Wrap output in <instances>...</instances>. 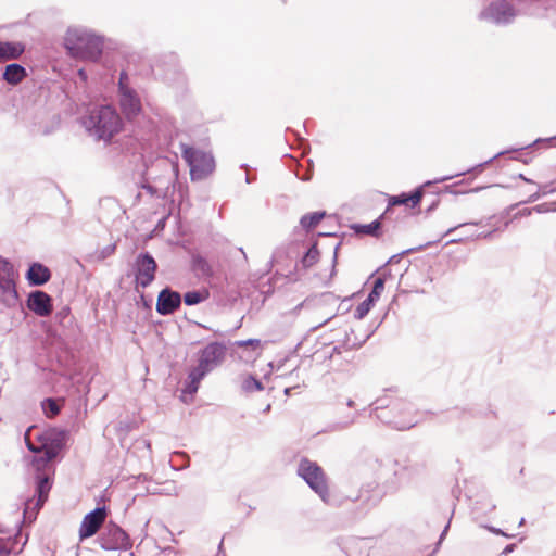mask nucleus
<instances>
[{
    "mask_svg": "<svg viewBox=\"0 0 556 556\" xmlns=\"http://www.w3.org/2000/svg\"><path fill=\"white\" fill-rule=\"evenodd\" d=\"M31 427L27 429L25 433V442L27 448L36 454L33 458V464L39 469L40 467H45L47 464L52 462L60 453L64 445V437L65 433L60 431L58 433H47L45 435H40V445L36 446L28 439V433L30 432Z\"/></svg>",
    "mask_w": 556,
    "mask_h": 556,
    "instance_id": "5",
    "label": "nucleus"
},
{
    "mask_svg": "<svg viewBox=\"0 0 556 556\" xmlns=\"http://www.w3.org/2000/svg\"><path fill=\"white\" fill-rule=\"evenodd\" d=\"M532 211H533L532 208H523L522 211H520L518 213V215L519 216H529V215H531Z\"/></svg>",
    "mask_w": 556,
    "mask_h": 556,
    "instance_id": "50",
    "label": "nucleus"
},
{
    "mask_svg": "<svg viewBox=\"0 0 556 556\" xmlns=\"http://www.w3.org/2000/svg\"><path fill=\"white\" fill-rule=\"evenodd\" d=\"M397 255H392V257L388 261V263L396 262Z\"/></svg>",
    "mask_w": 556,
    "mask_h": 556,
    "instance_id": "59",
    "label": "nucleus"
},
{
    "mask_svg": "<svg viewBox=\"0 0 556 556\" xmlns=\"http://www.w3.org/2000/svg\"><path fill=\"white\" fill-rule=\"evenodd\" d=\"M78 75H79V77H80L83 80H86V79H87V74H86L85 70H79V71H78Z\"/></svg>",
    "mask_w": 556,
    "mask_h": 556,
    "instance_id": "53",
    "label": "nucleus"
},
{
    "mask_svg": "<svg viewBox=\"0 0 556 556\" xmlns=\"http://www.w3.org/2000/svg\"><path fill=\"white\" fill-rule=\"evenodd\" d=\"M26 307L39 317H48L53 311V299L42 290H33L27 295Z\"/></svg>",
    "mask_w": 556,
    "mask_h": 556,
    "instance_id": "14",
    "label": "nucleus"
},
{
    "mask_svg": "<svg viewBox=\"0 0 556 556\" xmlns=\"http://www.w3.org/2000/svg\"><path fill=\"white\" fill-rule=\"evenodd\" d=\"M434 181H426L424 185L417 187L413 192H410L409 194L407 193H401L399 195H392L390 199H389V203H388V207L387 210L384 211V216L391 211V207L394 206V205H408L410 204L412 207H416L422 197H424V188L425 187H428V186H431Z\"/></svg>",
    "mask_w": 556,
    "mask_h": 556,
    "instance_id": "17",
    "label": "nucleus"
},
{
    "mask_svg": "<svg viewBox=\"0 0 556 556\" xmlns=\"http://www.w3.org/2000/svg\"><path fill=\"white\" fill-rule=\"evenodd\" d=\"M370 416L396 430H408L417 425L413 404L402 399L378 397L371 405Z\"/></svg>",
    "mask_w": 556,
    "mask_h": 556,
    "instance_id": "1",
    "label": "nucleus"
},
{
    "mask_svg": "<svg viewBox=\"0 0 556 556\" xmlns=\"http://www.w3.org/2000/svg\"><path fill=\"white\" fill-rule=\"evenodd\" d=\"M386 279L384 277H378L375 279L371 290L381 294L384 289Z\"/></svg>",
    "mask_w": 556,
    "mask_h": 556,
    "instance_id": "38",
    "label": "nucleus"
},
{
    "mask_svg": "<svg viewBox=\"0 0 556 556\" xmlns=\"http://www.w3.org/2000/svg\"><path fill=\"white\" fill-rule=\"evenodd\" d=\"M542 195L541 191L538 189L534 193L530 194L529 198L523 201V203H533L538 201Z\"/></svg>",
    "mask_w": 556,
    "mask_h": 556,
    "instance_id": "41",
    "label": "nucleus"
},
{
    "mask_svg": "<svg viewBox=\"0 0 556 556\" xmlns=\"http://www.w3.org/2000/svg\"><path fill=\"white\" fill-rule=\"evenodd\" d=\"M260 344H261V341L258 339H248V340H242V341L237 342V345H239V346L251 345L253 348H256V346H260Z\"/></svg>",
    "mask_w": 556,
    "mask_h": 556,
    "instance_id": "39",
    "label": "nucleus"
},
{
    "mask_svg": "<svg viewBox=\"0 0 556 556\" xmlns=\"http://www.w3.org/2000/svg\"><path fill=\"white\" fill-rule=\"evenodd\" d=\"M42 410L47 417H54L61 412V406L52 397H47L41 402Z\"/></svg>",
    "mask_w": 556,
    "mask_h": 556,
    "instance_id": "31",
    "label": "nucleus"
},
{
    "mask_svg": "<svg viewBox=\"0 0 556 556\" xmlns=\"http://www.w3.org/2000/svg\"><path fill=\"white\" fill-rule=\"evenodd\" d=\"M157 263L149 252H141L134 263L136 288H148L155 279Z\"/></svg>",
    "mask_w": 556,
    "mask_h": 556,
    "instance_id": "13",
    "label": "nucleus"
},
{
    "mask_svg": "<svg viewBox=\"0 0 556 556\" xmlns=\"http://www.w3.org/2000/svg\"><path fill=\"white\" fill-rule=\"evenodd\" d=\"M210 298V291L205 288L188 291L184 294V302L188 306L198 305Z\"/></svg>",
    "mask_w": 556,
    "mask_h": 556,
    "instance_id": "28",
    "label": "nucleus"
},
{
    "mask_svg": "<svg viewBox=\"0 0 556 556\" xmlns=\"http://www.w3.org/2000/svg\"><path fill=\"white\" fill-rule=\"evenodd\" d=\"M359 416V413H354L352 414L351 416H348L343 421L337 424V429H346L349 428L350 426H352L356 419L358 418Z\"/></svg>",
    "mask_w": 556,
    "mask_h": 556,
    "instance_id": "36",
    "label": "nucleus"
},
{
    "mask_svg": "<svg viewBox=\"0 0 556 556\" xmlns=\"http://www.w3.org/2000/svg\"><path fill=\"white\" fill-rule=\"evenodd\" d=\"M27 76V70L18 63L5 65L1 74L2 80L12 87L20 85Z\"/></svg>",
    "mask_w": 556,
    "mask_h": 556,
    "instance_id": "19",
    "label": "nucleus"
},
{
    "mask_svg": "<svg viewBox=\"0 0 556 556\" xmlns=\"http://www.w3.org/2000/svg\"><path fill=\"white\" fill-rule=\"evenodd\" d=\"M384 217L382 214L379 218L375 219L369 224H355L352 226V229L356 233L367 235L371 237H378L380 235L381 228V219Z\"/></svg>",
    "mask_w": 556,
    "mask_h": 556,
    "instance_id": "25",
    "label": "nucleus"
},
{
    "mask_svg": "<svg viewBox=\"0 0 556 556\" xmlns=\"http://www.w3.org/2000/svg\"><path fill=\"white\" fill-rule=\"evenodd\" d=\"M425 472V465L409 459L387 458L380 460L377 472L383 493H394L402 485L413 482Z\"/></svg>",
    "mask_w": 556,
    "mask_h": 556,
    "instance_id": "2",
    "label": "nucleus"
},
{
    "mask_svg": "<svg viewBox=\"0 0 556 556\" xmlns=\"http://www.w3.org/2000/svg\"><path fill=\"white\" fill-rule=\"evenodd\" d=\"M485 188H486L485 186L476 187V188L471 189L470 192H479Z\"/></svg>",
    "mask_w": 556,
    "mask_h": 556,
    "instance_id": "55",
    "label": "nucleus"
},
{
    "mask_svg": "<svg viewBox=\"0 0 556 556\" xmlns=\"http://www.w3.org/2000/svg\"><path fill=\"white\" fill-rule=\"evenodd\" d=\"M245 181H247L248 184H250V182H251V178H250V176H249V175H247V176H245Z\"/></svg>",
    "mask_w": 556,
    "mask_h": 556,
    "instance_id": "64",
    "label": "nucleus"
},
{
    "mask_svg": "<svg viewBox=\"0 0 556 556\" xmlns=\"http://www.w3.org/2000/svg\"><path fill=\"white\" fill-rule=\"evenodd\" d=\"M532 144H528L526 147H521V148H516V149H511V150H505V151H501L498 153H496L494 156H492L491 159L486 160L485 162H482L480 164H477L475 165L473 167L471 168H468L467 170H464V172H460V173H457L455 175H451V176H443L441 178H437L434 180V182H443V181H446V180H450L454 177H459V176H463V175H466V174H480L482 173V170L485 168L486 165L491 164L494 160H496L497 157L506 154V153H509V152H517L519 150H523V149H527L529 147H531Z\"/></svg>",
    "mask_w": 556,
    "mask_h": 556,
    "instance_id": "21",
    "label": "nucleus"
},
{
    "mask_svg": "<svg viewBox=\"0 0 556 556\" xmlns=\"http://www.w3.org/2000/svg\"><path fill=\"white\" fill-rule=\"evenodd\" d=\"M106 517V507H97L93 510L89 511L85 515L80 528H79V538L80 540H85L93 536L102 523L104 522Z\"/></svg>",
    "mask_w": 556,
    "mask_h": 556,
    "instance_id": "15",
    "label": "nucleus"
},
{
    "mask_svg": "<svg viewBox=\"0 0 556 556\" xmlns=\"http://www.w3.org/2000/svg\"><path fill=\"white\" fill-rule=\"evenodd\" d=\"M222 549H223V540L218 544V553L222 552Z\"/></svg>",
    "mask_w": 556,
    "mask_h": 556,
    "instance_id": "62",
    "label": "nucleus"
},
{
    "mask_svg": "<svg viewBox=\"0 0 556 556\" xmlns=\"http://www.w3.org/2000/svg\"><path fill=\"white\" fill-rule=\"evenodd\" d=\"M553 139H556V137H553V138H549V139H536L533 144L538 143V142H541V141H549V140H553Z\"/></svg>",
    "mask_w": 556,
    "mask_h": 556,
    "instance_id": "56",
    "label": "nucleus"
},
{
    "mask_svg": "<svg viewBox=\"0 0 556 556\" xmlns=\"http://www.w3.org/2000/svg\"><path fill=\"white\" fill-rule=\"evenodd\" d=\"M197 325H198L199 327L204 328V329H210L207 326H205V325H203V324H201V323H197Z\"/></svg>",
    "mask_w": 556,
    "mask_h": 556,
    "instance_id": "61",
    "label": "nucleus"
},
{
    "mask_svg": "<svg viewBox=\"0 0 556 556\" xmlns=\"http://www.w3.org/2000/svg\"><path fill=\"white\" fill-rule=\"evenodd\" d=\"M242 389L245 392L263 391L264 386L261 380L256 379L252 375H249L244 378L242 382Z\"/></svg>",
    "mask_w": 556,
    "mask_h": 556,
    "instance_id": "32",
    "label": "nucleus"
},
{
    "mask_svg": "<svg viewBox=\"0 0 556 556\" xmlns=\"http://www.w3.org/2000/svg\"><path fill=\"white\" fill-rule=\"evenodd\" d=\"M119 106L128 121L135 119L142 111L140 96L131 86L130 77L126 71L119 73L117 83Z\"/></svg>",
    "mask_w": 556,
    "mask_h": 556,
    "instance_id": "8",
    "label": "nucleus"
},
{
    "mask_svg": "<svg viewBox=\"0 0 556 556\" xmlns=\"http://www.w3.org/2000/svg\"><path fill=\"white\" fill-rule=\"evenodd\" d=\"M70 313V308L66 307V308H63L61 312H60V315H67Z\"/></svg>",
    "mask_w": 556,
    "mask_h": 556,
    "instance_id": "58",
    "label": "nucleus"
},
{
    "mask_svg": "<svg viewBox=\"0 0 556 556\" xmlns=\"http://www.w3.org/2000/svg\"><path fill=\"white\" fill-rule=\"evenodd\" d=\"M495 233V230H492V231H488V232H481V233H478L476 235V239H480V238H491L493 235Z\"/></svg>",
    "mask_w": 556,
    "mask_h": 556,
    "instance_id": "45",
    "label": "nucleus"
},
{
    "mask_svg": "<svg viewBox=\"0 0 556 556\" xmlns=\"http://www.w3.org/2000/svg\"><path fill=\"white\" fill-rule=\"evenodd\" d=\"M68 53L81 60L98 61L103 51V39L81 27L68 28L64 38Z\"/></svg>",
    "mask_w": 556,
    "mask_h": 556,
    "instance_id": "4",
    "label": "nucleus"
},
{
    "mask_svg": "<svg viewBox=\"0 0 556 556\" xmlns=\"http://www.w3.org/2000/svg\"><path fill=\"white\" fill-rule=\"evenodd\" d=\"M191 270L198 278L207 279L214 274L211 264L201 254H193L191 256Z\"/></svg>",
    "mask_w": 556,
    "mask_h": 556,
    "instance_id": "23",
    "label": "nucleus"
},
{
    "mask_svg": "<svg viewBox=\"0 0 556 556\" xmlns=\"http://www.w3.org/2000/svg\"><path fill=\"white\" fill-rule=\"evenodd\" d=\"M81 123L91 137L106 142L119 132L123 126L119 114L111 105H101L91 110Z\"/></svg>",
    "mask_w": 556,
    "mask_h": 556,
    "instance_id": "3",
    "label": "nucleus"
},
{
    "mask_svg": "<svg viewBox=\"0 0 556 556\" xmlns=\"http://www.w3.org/2000/svg\"><path fill=\"white\" fill-rule=\"evenodd\" d=\"M226 353L225 343L211 342L198 352V365L194 368L207 375L223 364Z\"/></svg>",
    "mask_w": 556,
    "mask_h": 556,
    "instance_id": "11",
    "label": "nucleus"
},
{
    "mask_svg": "<svg viewBox=\"0 0 556 556\" xmlns=\"http://www.w3.org/2000/svg\"><path fill=\"white\" fill-rule=\"evenodd\" d=\"M346 405H348V407L352 408V407H354L355 402L353 400H348Z\"/></svg>",
    "mask_w": 556,
    "mask_h": 556,
    "instance_id": "57",
    "label": "nucleus"
},
{
    "mask_svg": "<svg viewBox=\"0 0 556 556\" xmlns=\"http://www.w3.org/2000/svg\"><path fill=\"white\" fill-rule=\"evenodd\" d=\"M517 177H518L519 179L523 180V181H525V182H527V184H533V185L535 184L532 179H530V178L526 177L523 174H518V176H517Z\"/></svg>",
    "mask_w": 556,
    "mask_h": 556,
    "instance_id": "49",
    "label": "nucleus"
},
{
    "mask_svg": "<svg viewBox=\"0 0 556 556\" xmlns=\"http://www.w3.org/2000/svg\"><path fill=\"white\" fill-rule=\"evenodd\" d=\"M369 338L368 336H365L363 339H357L355 336V332L353 329H350V331L345 332L343 345L346 350H354L361 348L366 340Z\"/></svg>",
    "mask_w": 556,
    "mask_h": 556,
    "instance_id": "30",
    "label": "nucleus"
},
{
    "mask_svg": "<svg viewBox=\"0 0 556 556\" xmlns=\"http://www.w3.org/2000/svg\"><path fill=\"white\" fill-rule=\"evenodd\" d=\"M430 243H426L425 245H419L418 248H410V249H407L405 251H403L400 255L402 254H407V253H412V252H415V251H420L422 250L424 248L428 247Z\"/></svg>",
    "mask_w": 556,
    "mask_h": 556,
    "instance_id": "44",
    "label": "nucleus"
},
{
    "mask_svg": "<svg viewBox=\"0 0 556 556\" xmlns=\"http://www.w3.org/2000/svg\"><path fill=\"white\" fill-rule=\"evenodd\" d=\"M438 204H439V200L438 199L433 200L432 203L427 208V213L434 211L437 208Z\"/></svg>",
    "mask_w": 556,
    "mask_h": 556,
    "instance_id": "48",
    "label": "nucleus"
},
{
    "mask_svg": "<svg viewBox=\"0 0 556 556\" xmlns=\"http://www.w3.org/2000/svg\"><path fill=\"white\" fill-rule=\"evenodd\" d=\"M518 13L519 11L510 1L500 0L491 2L489 7L481 12L480 16L495 25H507L516 18Z\"/></svg>",
    "mask_w": 556,
    "mask_h": 556,
    "instance_id": "12",
    "label": "nucleus"
},
{
    "mask_svg": "<svg viewBox=\"0 0 556 556\" xmlns=\"http://www.w3.org/2000/svg\"><path fill=\"white\" fill-rule=\"evenodd\" d=\"M41 467L37 470L35 491L37 495L36 502L27 500L23 511V521L33 522L37 518L38 511L41 509L48 500L49 492L52 488V480L46 472L40 471Z\"/></svg>",
    "mask_w": 556,
    "mask_h": 556,
    "instance_id": "9",
    "label": "nucleus"
},
{
    "mask_svg": "<svg viewBox=\"0 0 556 556\" xmlns=\"http://www.w3.org/2000/svg\"><path fill=\"white\" fill-rule=\"evenodd\" d=\"M406 414H407L406 410H402V412L400 410L399 412V410H391L390 409V416H405Z\"/></svg>",
    "mask_w": 556,
    "mask_h": 556,
    "instance_id": "52",
    "label": "nucleus"
},
{
    "mask_svg": "<svg viewBox=\"0 0 556 556\" xmlns=\"http://www.w3.org/2000/svg\"><path fill=\"white\" fill-rule=\"evenodd\" d=\"M325 216V211L307 213L301 217L300 225L305 231H311L324 219Z\"/></svg>",
    "mask_w": 556,
    "mask_h": 556,
    "instance_id": "26",
    "label": "nucleus"
},
{
    "mask_svg": "<svg viewBox=\"0 0 556 556\" xmlns=\"http://www.w3.org/2000/svg\"><path fill=\"white\" fill-rule=\"evenodd\" d=\"M397 255H392V257L388 261V263L396 262Z\"/></svg>",
    "mask_w": 556,
    "mask_h": 556,
    "instance_id": "60",
    "label": "nucleus"
},
{
    "mask_svg": "<svg viewBox=\"0 0 556 556\" xmlns=\"http://www.w3.org/2000/svg\"><path fill=\"white\" fill-rule=\"evenodd\" d=\"M516 545L515 544H508L505 546V548L503 549L502 554L503 555H508L509 553H511L514 549H515Z\"/></svg>",
    "mask_w": 556,
    "mask_h": 556,
    "instance_id": "46",
    "label": "nucleus"
},
{
    "mask_svg": "<svg viewBox=\"0 0 556 556\" xmlns=\"http://www.w3.org/2000/svg\"><path fill=\"white\" fill-rule=\"evenodd\" d=\"M182 298L178 291L165 287L157 294L155 309L161 316H168L179 309Z\"/></svg>",
    "mask_w": 556,
    "mask_h": 556,
    "instance_id": "16",
    "label": "nucleus"
},
{
    "mask_svg": "<svg viewBox=\"0 0 556 556\" xmlns=\"http://www.w3.org/2000/svg\"><path fill=\"white\" fill-rule=\"evenodd\" d=\"M358 501L362 502V505L365 506L364 510L362 511V514H365L367 510H369L371 507H374L376 504H377V500L375 501H371V498L368 496V494H364L362 493L358 497H357Z\"/></svg>",
    "mask_w": 556,
    "mask_h": 556,
    "instance_id": "35",
    "label": "nucleus"
},
{
    "mask_svg": "<svg viewBox=\"0 0 556 556\" xmlns=\"http://www.w3.org/2000/svg\"><path fill=\"white\" fill-rule=\"evenodd\" d=\"M25 45L20 41L0 40V62L13 61L21 58L25 52Z\"/></svg>",
    "mask_w": 556,
    "mask_h": 556,
    "instance_id": "22",
    "label": "nucleus"
},
{
    "mask_svg": "<svg viewBox=\"0 0 556 556\" xmlns=\"http://www.w3.org/2000/svg\"><path fill=\"white\" fill-rule=\"evenodd\" d=\"M115 249H116L115 243L109 244V245L104 247L103 249L97 251L94 254V257L97 261H103L106 257L111 256L115 252Z\"/></svg>",
    "mask_w": 556,
    "mask_h": 556,
    "instance_id": "34",
    "label": "nucleus"
},
{
    "mask_svg": "<svg viewBox=\"0 0 556 556\" xmlns=\"http://www.w3.org/2000/svg\"><path fill=\"white\" fill-rule=\"evenodd\" d=\"M17 274L14 270L13 264L2 256H0V282L16 281Z\"/></svg>",
    "mask_w": 556,
    "mask_h": 556,
    "instance_id": "29",
    "label": "nucleus"
},
{
    "mask_svg": "<svg viewBox=\"0 0 556 556\" xmlns=\"http://www.w3.org/2000/svg\"><path fill=\"white\" fill-rule=\"evenodd\" d=\"M97 542L104 551H127L132 546L127 532L112 521L105 525L98 535Z\"/></svg>",
    "mask_w": 556,
    "mask_h": 556,
    "instance_id": "10",
    "label": "nucleus"
},
{
    "mask_svg": "<svg viewBox=\"0 0 556 556\" xmlns=\"http://www.w3.org/2000/svg\"><path fill=\"white\" fill-rule=\"evenodd\" d=\"M533 211L538 212V213H545L548 211V207L546 204H539L534 207H532Z\"/></svg>",
    "mask_w": 556,
    "mask_h": 556,
    "instance_id": "43",
    "label": "nucleus"
},
{
    "mask_svg": "<svg viewBox=\"0 0 556 556\" xmlns=\"http://www.w3.org/2000/svg\"><path fill=\"white\" fill-rule=\"evenodd\" d=\"M490 531H492L493 533L495 534H501V535H505V536H508L506 533H504L501 529L498 528H494V527H490L489 528Z\"/></svg>",
    "mask_w": 556,
    "mask_h": 556,
    "instance_id": "51",
    "label": "nucleus"
},
{
    "mask_svg": "<svg viewBox=\"0 0 556 556\" xmlns=\"http://www.w3.org/2000/svg\"><path fill=\"white\" fill-rule=\"evenodd\" d=\"M205 376V374L193 367L188 374V380L186 381L184 392L190 395L197 393L200 382Z\"/></svg>",
    "mask_w": 556,
    "mask_h": 556,
    "instance_id": "27",
    "label": "nucleus"
},
{
    "mask_svg": "<svg viewBox=\"0 0 556 556\" xmlns=\"http://www.w3.org/2000/svg\"><path fill=\"white\" fill-rule=\"evenodd\" d=\"M182 159L190 167L192 180H202L215 169V160L211 153L181 143Z\"/></svg>",
    "mask_w": 556,
    "mask_h": 556,
    "instance_id": "7",
    "label": "nucleus"
},
{
    "mask_svg": "<svg viewBox=\"0 0 556 556\" xmlns=\"http://www.w3.org/2000/svg\"><path fill=\"white\" fill-rule=\"evenodd\" d=\"M454 186H455V185L447 186V187H446V190H448L450 192H453V191H452V188H453Z\"/></svg>",
    "mask_w": 556,
    "mask_h": 556,
    "instance_id": "63",
    "label": "nucleus"
},
{
    "mask_svg": "<svg viewBox=\"0 0 556 556\" xmlns=\"http://www.w3.org/2000/svg\"><path fill=\"white\" fill-rule=\"evenodd\" d=\"M25 279L31 287L46 285L51 279V270L39 262H34L28 266Z\"/></svg>",
    "mask_w": 556,
    "mask_h": 556,
    "instance_id": "18",
    "label": "nucleus"
},
{
    "mask_svg": "<svg viewBox=\"0 0 556 556\" xmlns=\"http://www.w3.org/2000/svg\"><path fill=\"white\" fill-rule=\"evenodd\" d=\"M538 188L541 191L543 197L556 192V187L554 186V182H549V184H545V185H538Z\"/></svg>",
    "mask_w": 556,
    "mask_h": 556,
    "instance_id": "37",
    "label": "nucleus"
},
{
    "mask_svg": "<svg viewBox=\"0 0 556 556\" xmlns=\"http://www.w3.org/2000/svg\"><path fill=\"white\" fill-rule=\"evenodd\" d=\"M319 250L317 242L312 243L301 260L295 264L296 269H308L319 261Z\"/></svg>",
    "mask_w": 556,
    "mask_h": 556,
    "instance_id": "24",
    "label": "nucleus"
},
{
    "mask_svg": "<svg viewBox=\"0 0 556 556\" xmlns=\"http://www.w3.org/2000/svg\"><path fill=\"white\" fill-rule=\"evenodd\" d=\"M380 295L381 294L377 293L376 291L370 290V292L368 293L366 300L371 305H375V303L379 300Z\"/></svg>",
    "mask_w": 556,
    "mask_h": 556,
    "instance_id": "40",
    "label": "nucleus"
},
{
    "mask_svg": "<svg viewBox=\"0 0 556 556\" xmlns=\"http://www.w3.org/2000/svg\"><path fill=\"white\" fill-rule=\"evenodd\" d=\"M20 296L16 289V281L0 282V303L5 307H15Z\"/></svg>",
    "mask_w": 556,
    "mask_h": 556,
    "instance_id": "20",
    "label": "nucleus"
},
{
    "mask_svg": "<svg viewBox=\"0 0 556 556\" xmlns=\"http://www.w3.org/2000/svg\"><path fill=\"white\" fill-rule=\"evenodd\" d=\"M296 388H298V386H295V387H289V388H286V389H285V394H286V395H290V394H291V392H292V390H294V389H296Z\"/></svg>",
    "mask_w": 556,
    "mask_h": 556,
    "instance_id": "54",
    "label": "nucleus"
},
{
    "mask_svg": "<svg viewBox=\"0 0 556 556\" xmlns=\"http://www.w3.org/2000/svg\"><path fill=\"white\" fill-rule=\"evenodd\" d=\"M374 305L368 303V301L365 299L362 303H359L355 311H354V317L356 319H363L371 309Z\"/></svg>",
    "mask_w": 556,
    "mask_h": 556,
    "instance_id": "33",
    "label": "nucleus"
},
{
    "mask_svg": "<svg viewBox=\"0 0 556 556\" xmlns=\"http://www.w3.org/2000/svg\"><path fill=\"white\" fill-rule=\"evenodd\" d=\"M298 475L318 494L325 504H333L328 490L326 475L316 462L309 460L306 457L301 458L298 466Z\"/></svg>",
    "mask_w": 556,
    "mask_h": 556,
    "instance_id": "6",
    "label": "nucleus"
},
{
    "mask_svg": "<svg viewBox=\"0 0 556 556\" xmlns=\"http://www.w3.org/2000/svg\"><path fill=\"white\" fill-rule=\"evenodd\" d=\"M142 189H144L148 193H150L151 195H155L157 193V190L155 187H153L152 185L150 184H143L141 186Z\"/></svg>",
    "mask_w": 556,
    "mask_h": 556,
    "instance_id": "42",
    "label": "nucleus"
},
{
    "mask_svg": "<svg viewBox=\"0 0 556 556\" xmlns=\"http://www.w3.org/2000/svg\"><path fill=\"white\" fill-rule=\"evenodd\" d=\"M448 528H450V522L444 527L443 531L441 532L438 545H440L441 542L443 541V539L445 538V535L448 531Z\"/></svg>",
    "mask_w": 556,
    "mask_h": 556,
    "instance_id": "47",
    "label": "nucleus"
}]
</instances>
